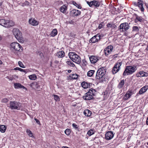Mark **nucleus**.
I'll use <instances>...</instances> for the list:
<instances>
[{
  "label": "nucleus",
  "instance_id": "c9c22d12",
  "mask_svg": "<svg viewBox=\"0 0 148 148\" xmlns=\"http://www.w3.org/2000/svg\"><path fill=\"white\" fill-rule=\"evenodd\" d=\"M66 62L68 65L70 66L73 67L75 66V64L73 63L70 60L67 61Z\"/></svg>",
  "mask_w": 148,
  "mask_h": 148
},
{
  "label": "nucleus",
  "instance_id": "ddd939ff",
  "mask_svg": "<svg viewBox=\"0 0 148 148\" xmlns=\"http://www.w3.org/2000/svg\"><path fill=\"white\" fill-rule=\"evenodd\" d=\"M92 94H90V92H88L83 96V99L85 100H90L93 98Z\"/></svg>",
  "mask_w": 148,
  "mask_h": 148
},
{
  "label": "nucleus",
  "instance_id": "4be33fe9",
  "mask_svg": "<svg viewBox=\"0 0 148 148\" xmlns=\"http://www.w3.org/2000/svg\"><path fill=\"white\" fill-rule=\"evenodd\" d=\"M67 6L66 5H64L60 8V11L63 13H65L67 10Z\"/></svg>",
  "mask_w": 148,
  "mask_h": 148
},
{
  "label": "nucleus",
  "instance_id": "1a4fd4ad",
  "mask_svg": "<svg viewBox=\"0 0 148 148\" xmlns=\"http://www.w3.org/2000/svg\"><path fill=\"white\" fill-rule=\"evenodd\" d=\"M101 37V35L97 34L92 37L89 40L90 43H94L100 40Z\"/></svg>",
  "mask_w": 148,
  "mask_h": 148
},
{
  "label": "nucleus",
  "instance_id": "5fc2aeb1",
  "mask_svg": "<svg viewBox=\"0 0 148 148\" xmlns=\"http://www.w3.org/2000/svg\"><path fill=\"white\" fill-rule=\"evenodd\" d=\"M135 92L136 91L135 90H134L133 92H131L130 91V96L132 94L135 93Z\"/></svg>",
  "mask_w": 148,
  "mask_h": 148
},
{
  "label": "nucleus",
  "instance_id": "dca6fc26",
  "mask_svg": "<svg viewBox=\"0 0 148 148\" xmlns=\"http://www.w3.org/2000/svg\"><path fill=\"white\" fill-rule=\"evenodd\" d=\"M137 77H147L148 76V73L144 71H140L136 74Z\"/></svg>",
  "mask_w": 148,
  "mask_h": 148
},
{
  "label": "nucleus",
  "instance_id": "a18cd8bd",
  "mask_svg": "<svg viewBox=\"0 0 148 148\" xmlns=\"http://www.w3.org/2000/svg\"><path fill=\"white\" fill-rule=\"evenodd\" d=\"M138 30L139 29L138 27L134 26L133 27V31L137 32L138 31Z\"/></svg>",
  "mask_w": 148,
  "mask_h": 148
},
{
  "label": "nucleus",
  "instance_id": "39448f33",
  "mask_svg": "<svg viewBox=\"0 0 148 148\" xmlns=\"http://www.w3.org/2000/svg\"><path fill=\"white\" fill-rule=\"evenodd\" d=\"M106 72L105 69L104 67L99 68L97 71L96 77L97 79H99L103 78V77L105 75Z\"/></svg>",
  "mask_w": 148,
  "mask_h": 148
},
{
  "label": "nucleus",
  "instance_id": "f03ea898",
  "mask_svg": "<svg viewBox=\"0 0 148 148\" xmlns=\"http://www.w3.org/2000/svg\"><path fill=\"white\" fill-rule=\"evenodd\" d=\"M13 33L15 38L20 42L23 43L24 41V39L22 36L21 33L18 29L14 28L13 29Z\"/></svg>",
  "mask_w": 148,
  "mask_h": 148
},
{
  "label": "nucleus",
  "instance_id": "2f4dec72",
  "mask_svg": "<svg viewBox=\"0 0 148 148\" xmlns=\"http://www.w3.org/2000/svg\"><path fill=\"white\" fill-rule=\"evenodd\" d=\"M26 132L29 136L31 137H33V133L29 130L27 129L26 130Z\"/></svg>",
  "mask_w": 148,
  "mask_h": 148
},
{
  "label": "nucleus",
  "instance_id": "f8f14e48",
  "mask_svg": "<svg viewBox=\"0 0 148 148\" xmlns=\"http://www.w3.org/2000/svg\"><path fill=\"white\" fill-rule=\"evenodd\" d=\"M134 19H135V21L136 23L138 22H143L144 21V19L142 17L138 16L136 14H134L133 15Z\"/></svg>",
  "mask_w": 148,
  "mask_h": 148
},
{
  "label": "nucleus",
  "instance_id": "a19ab883",
  "mask_svg": "<svg viewBox=\"0 0 148 148\" xmlns=\"http://www.w3.org/2000/svg\"><path fill=\"white\" fill-rule=\"evenodd\" d=\"M54 100L56 101H60V98L59 96L57 95H53Z\"/></svg>",
  "mask_w": 148,
  "mask_h": 148
},
{
  "label": "nucleus",
  "instance_id": "6e6d98bb",
  "mask_svg": "<svg viewBox=\"0 0 148 148\" xmlns=\"http://www.w3.org/2000/svg\"><path fill=\"white\" fill-rule=\"evenodd\" d=\"M146 124L147 125H148V117H147V120H146Z\"/></svg>",
  "mask_w": 148,
  "mask_h": 148
},
{
  "label": "nucleus",
  "instance_id": "393cba45",
  "mask_svg": "<svg viewBox=\"0 0 148 148\" xmlns=\"http://www.w3.org/2000/svg\"><path fill=\"white\" fill-rule=\"evenodd\" d=\"M64 51H60L57 53L56 55L59 58H62L64 56Z\"/></svg>",
  "mask_w": 148,
  "mask_h": 148
},
{
  "label": "nucleus",
  "instance_id": "cd10ccee",
  "mask_svg": "<svg viewBox=\"0 0 148 148\" xmlns=\"http://www.w3.org/2000/svg\"><path fill=\"white\" fill-rule=\"evenodd\" d=\"M95 71L90 70L87 73V75L88 77H91L92 76L95 72Z\"/></svg>",
  "mask_w": 148,
  "mask_h": 148
},
{
  "label": "nucleus",
  "instance_id": "13d9d810",
  "mask_svg": "<svg viewBox=\"0 0 148 148\" xmlns=\"http://www.w3.org/2000/svg\"><path fill=\"white\" fill-rule=\"evenodd\" d=\"M34 84V83H32V84H31V86H32Z\"/></svg>",
  "mask_w": 148,
  "mask_h": 148
},
{
  "label": "nucleus",
  "instance_id": "4468645a",
  "mask_svg": "<svg viewBox=\"0 0 148 148\" xmlns=\"http://www.w3.org/2000/svg\"><path fill=\"white\" fill-rule=\"evenodd\" d=\"M90 61L92 64L96 63L99 60V57L96 56H92L89 58Z\"/></svg>",
  "mask_w": 148,
  "mask_h": 148
},
{
  "label": "nucleus",
  "instance_id": "de8ad7c7",
  "mask_svg": "<svg viewBox=\"0 0 148 148\" xmlns=\"http://www.w3.org/2000/svg\"><path fill=\"white\" fill-rule=\"evenodd\" d=\"M93 1H91L90 2L87 1V4L89 5L90 7H91L93 5V4H92Z\"/></svg>",
  "mask_w": 148,
  "mask_h": 148
},
{
  "label": "nucleus",
  "instance_id": "ea45409f",
  "mask_svg": "<svg viewBox=\"0 0 148 148\" xmlns=\"http://www.w3.org/2000/svg\"><path fill=\"white\" fill-rule=\"evenodd\" d=\"M14 70H19L21 72H26L25 70L21 68L18 67L14 68Z\"/></svg>",
  "mask_w": 148,
  "mask_h": 148
},
{
  "label": "nucleus",
  "instance_id": "0eeeda50",
  "mask_svg": "<svg viewBox=\"0 0 148 148\" xmlns=\"http://www.w3.org/2000/svg\"><path fill=\"white\" fill-rule=\"evenodd\" d=\"M122 62L118 61L114 65L112 70V73L113 74H116L120 69V66L122 64Z\"/></svg>",
  "mask_w": 148,
  "mask_h": 148
},
{
  "label": "nucleus",
  "instance_id": "e2e57ef3",
  "mask_svg": "<svg viewBox=\"0 0 148 148\" xmlns=\"http://www.w3.org/2000/svg\"><path fill=\"white\" fill-rule=\"evenodd\" d=\"M147 144L148 145V142L147 143Z\"/></svg>",
  "mask_w": 148,
  "mask_h": 148
},
{
  "label": "nucleus",
  "instance_id": "412c9836",
  "mask_svg": "<svg viewBox=\"0 0 148 148\" xmlns=\"http://www.w3.org/2000/svg\"><path fill=\"white\" fill-rule=\"evenodd\" d=\"M136 66H130V74L134 72L137 70Z\"/></svg>",
  "mask_w": 148,
  "mask_h": 148
},
{
  "label": "nucleus",
  "instance_id": "e433bc0d",
  "mask_svg": "<svg viewBox=\"0 0 148 148\" xmlns=\"http://www.w3.org/2000/svg\"><path fill=\"white\" fill-rule=\"evenodd\" d=\"M88 92H90V94H92V95L94 96L96 92V90L93 89L91 88Z\"/></svg>",
  "mask_w": 148,
  "mask_h": 148
},
{
  "label": "nucleus",
  "instance_id": "79ce46f5",
  "mask_svg": "<svg viewBox=\"0 0 148 148\" xmlns=\"http://www.w3.org/2000/svg\"><path fill=\"white\" fill-rule=\"evenodd\" d=\"M72 125L73 128L75 130H77L79 126L75 123H73Z\"/></svg>",
  "mask_w": 148,
  "mask_h": 148
},
{
  "label": "nucleus",
  "instance_id": "c03bdc74",
  "mask_svg": "<svg viewBox=\"0 0 148 148\" xmlns=\"http://www.w3.org/2000/svg\"><path fill=\"white\" fill-rule=\"evenodd\" d=\"M29 4V2L27 1H25L24 3L21 4V5L23 6H24L26 5H28Z\"/></svg>",
  "mask_w": 148,
  "mask_h": 148
},
{
  "label": "nucleus",
  "instance_id": "58836bf2",
  "mask_svg": "<svg viewBox=\"0 0 148 148\" xmlns=\"http://www.w3.org/2000/svg\"><path fill=\"white\" fill-rule=\"evenodd\" d=\"M64 132L66 135H69L71 133V130L69 129H67Z\"/></svg>",
  "mask_w": 148,
  "mask_h": 148
},
{
  "label": "nucleus",
  "instance_id": "72a5a7b5",
  "mask_svg": "<svg viewBox=\"0 0 148 148\" xmlns=\"http://www.w3.org/2000/svg\"><path fill=\"white\" fill-rule=\"evenodd\" d=\"M92 4H93V5H95L96 7H98L100 5V3L98 1H93Z\"/></svg>",
  "mask_w": 148,
  "mask_h": 148
},
{
  "label": "nucleus",
  "instance_id": "20e7f679",
  "mask_svg": "<svg viewBox=\"0 0 148 148\" xmlns=\"http://www.w3.org/2000/svg\"><path fill=\"white\" fill-rule=\"evenodd\" d=\"M22 104L19 102L15 101H10V106L9 107L11 109H16L20 110L21 106Z\"/></svg>",
  "mask_w": 148,
  "mask_h": 148
},
{
  "label": "nucleus",
  "instance_id": "f257e3e1",
  "mask_svg": "<svg viewBox=\"0 0 148 148\" xmlns=\"http://www.w3.org/2000/svg\"><path fill=\"white\" fill-rule=\"evenodd\" d=\"M69 56L70 59L74 62L79 64L81 62V59L80 57L75 53L74 52H70Z\"/></svg>",
  "mask_w": 148,
  "mask_h": 148
},
{
  "label": "nucleus",
  "instance_id": "052dcab7",
  "mask_svg": "<svg viewBox=\"0 0 148 148\" xmlns=\"http://www.w3.org/2000/svg\"><path fill=\"white\" fill-rule=\"evenodd\" d=\"M126 148H129V146L128 145H126Z\"/></svg>",
  "mask_w": 148,
  "mask_h": 148
},
{
  "label": "nucleus",
  "instance_id": "6e6552de",
  "mask_svg": "<svg viewBox=\"0 0 148 148\" xmlns=\"http://www.w3.org/2000/svg\"><path fill=\"white\" fill-rule=\"evenodd\" d=\"M119 30L121 32H124L128 30L129 28V26L127 23H124L121 24L119 26Z\"/></svg>",
  "mask_w": 148,
  "mask_h": 148
},
{
  "label": "nucleus",
  "instance_id": "8fccbe9b",
  "mask_svg": "<svg viewBox=\"0 0 148 148\" xmlns=\"http://www.w3.org/2000/svg\"><path fill=\"white\" fill-rule=\"evenodd\" d=\"M104 94L103 95L104 96V97L105 98H107V97H108L109 96V95H108V94L106 92H104L103 93Z\"/></svg>",
  "mask_w": 148,
  "mask_h": 148
},
{
  "label": "nucleus",
  "instance_id": "b1692460",
  "mask_svg": "<svg viewBox=\"0 0 148 148\" xmlns=\"http://www.w3.org/2000/svg\"><path fill=\"white\" fill-rule=\"evenodd\" d=\"M84 113L85 116H89L91 115L92 113L89 110L86 109L84 110Z\"/></svg>",
  "mask_w": 148,
  "mask_h": 148
},
{
  "label": "nucleus",
  "instance_id": "bb28decb",
  "mask_svg": "<svg viewBox=\"0 0 148 148\" xmlns=\"http://www.w3.org/2000/svg\"><path fill=\"white\" fill-rule=\"evenodd\" d=\"M89 84L87 83L84 82H83L82 83V86L84 88H87L89 86Z\"/></svg>",
  "mask_w": 148,
  "mask_h": 148
},
{
  "label": "nucleus",
  "instance_id": "c85d7f7f",
  "mask_svg": "<svg viewBox=\"0 0 148 148\" xmlns=\"http://www.w3.org/2000/svg\"><path fill=\"white\" fill-rule=\"evenodd\" d=\"M124 81L123 80H122L119 83V84H118V88L119 89L123 87V85H124Z\"/></svg>",
  "mask_w": 148,
  "mask_h": 148
},
{
  "label": "nucleus",
  "instance_id": "680f3d73",
  "mask_svg": "<svg viewBox=\"0 0 148 148\" xmlns=\"http://www.w3.org/2000/svg\"><path fill=\"white\" fill-rule=\"evenodd\" d=\"M2 63V62L0 60V64H1Z\"/></svg>",
  "mask_w": 148,
  "mask_h": 148
},
{
  "label": "nucleus",
  "instance_id": "a878e982",
  "mask_svg": "<svg viewBox=\"0 0 148 148\" xmlns=\"http://www.w3.org/2000/svg\"><path fill=\"white\" fill-rule=\"evenodd\" d=\"M6 129V127L3 125H0V131L2 133H4Z\"/></svg>",
  "mask_w": 148,
  "mask_h": 148
},
{
  "label": "nucleus",
  "instance_id": "9d476101",
  "mask_svg": "<svg viewBox=\"0 0 148 148\" xmlns=\"http://www.w3.org/2000/svg\"><path fill=\"white\" fill-rule=\"evenodd\" d=\"M113 49V47L112 45H109L104 49L105 54L106 56H108L112 52Z\"/></svg>",
  "mask_w": 148,
  "mask_h": 148
},
{
  "label": "nucleus",
  "instance_id": "9b49d317",
  "mask_svg": "<svg viewBox=\"0 0 148 148\" xmlns=\"http://www.w3.org/2000/svg\"><path fill=\"white\" fill-rule=\"evenodd\" d=\"M114 136L113 132L111 131H109L107 132L105 135V138L108 140L112 139Z\"/></svg>",
  "mask_w": 148,
  "mask_h": 148
},
{
  "label": "nucleus",
  "instance_id": "4c0bfd02",
  "mask_svg": "<svg viewBox=\"0 0 148 148\" xmlns=\"http://www.w3.org/2000/svg\"><path fill=\"white\" fill-rule=\"evenodd\" d=\"M76 35L73 33H71L69 35V37L70 39H72L75 38Z\"/></svg>",
  "mask_w": 148,
  "mask_h": 148
},
{
  "label": "nucleus",
  "instance_id": "3c124183",
  "mask_svg": "<svg viewBox=\"0 0 148 148\" xmlns=\"http://www.w3.org/2000/svg\"><path fill=\"white\" fill-rule=\"evenodd\" d=\"M130 97V93L128 92L125 96L124 98L125 99H128Z\"/></svg>",
  "mask_w": 148,
  "mask_h": 148
},
{
  "label": "nucleus",
  "instance_id": "7ed1b4c3",
  "mask_svg": "<svg viewBox=\"0 0 148 148\" xmlns=\"http://www.w3.org/2000/svg\"><path fill=\"white\" fill-rule=\"evenodd\" d=\"M0 25L5 27L9 28L13 26L14 23L12 21L1 19L0 20Z\"/></svg>",
  "mask_w": 148,
  "mask_h": 148
},
{
  "label": "nucleus",
  "instance_id": "6ab92c4d",
  "mask_svg": "<svg viewBox=\"0 0 148 148\" xmlns=\"http://www.w3.org/2000/svg\"><path fill=\"white\" fill-rule=\"evenodd\" d=\"M14 87L15 88H23L26 89V88L23 86L19 83H15L14 84Z\"/></svg>",
  "mask_w": 148,
  "mask_h": 148
},
{
  "label": "nucleus",
  "instance_id": "2eb2a0df",
  "mask_svg": "<svg viewBox=\"0 0 148 148\" xmlns=\"http://www.w3.org/2000/svg\"><path fill=\"white\" fill-rule=\"evenodd\" d=\"M29 23L30 24L34 26H37L39 24L38 21H36L35 19L32 18L29 19Z\"/></svg>",
  "mask_w": 148,
  "mask_h": 148
},
{
  "label": "nucleus",
  "instance_id": "5701e85b",
  "mask_svg": "<svg viewBox=\"0 0 148 148\" xmlns=\"http://www.w3.org/2000/svg\"><path fill=\"white\" fill-rule=\"evenodd\" d=\"M140 2H142V1H141ZM137 3L138 6L140 9V10L142 12H143L144 10V9L143 8V4L142 2H138Z\"/></svg>",
  "mask_w": 148,
  "mask_h": 148
},
{
  "label": "nucleus",
  "instance_id": "37998d69",
  "mask_svg": "<svg viewBox=\"0 0 148 148\" xmlns=\"http://www.w3.org/2000/svg\"><path fill=\"white\" fill-rule=\"evenodd\" d=\"M73 4L76 6H77L78 8L81 9L82 8V6L80 4H78L76 3L75 2H74Z\"/></svg>",
  "mask_w": 148,
  "mask_h": 148
},
{
  "label": "nucleus",
  "instance_id": "bf43d9fd",
  "mask_svg": "<svg viewBox=\"0 0 148 148\" xmlns=\"http://www.w3.org/2000/svg\"><path fill=\"white\" fill-rule=\"evenodd\" d=\"M2 37L0 35V40H1L2 39Z\"/></svg>",
  "mask_w": 148,
  "mask_h": 148
},
{
  "label": "nucleus",
  "instance_id": "7c9ffc66",
  "mask_svg": "<svg viewBox=\"0 0 148 148\" xmlns=\"http://www.w3.org/2000/svg\"><path fill=\"white\" fill-rule=\"evenodd\" d=\"M29 78L31 80H34L36 79L37 77L35 74H34L30 75L29 76Z\"/></svg>",
  "mask_w": 148,
  "mask_h": 148
},
{
  "label": "nucleus",
  "instance_id": "f3484780",
  "mask_svg": "<svg viewBox=\"0 0 148 148\" xmlns=\"http://www.w3.org/2000/svg\"><path fill=\"white\" fill-rule=\"evenodd\" d=\"M71 14L74 16H77L81 14V12L75 9H73L71 11Z\"/></svg>",
  "mask_w": 148,
  "mask_h": 148
},
{
  "label": "nucleus",
  "instance_id": "864d4df0",
  "mask_svg": "<svg viewBox=\"0 0 148 148\" xmlns=\"http://www.w3.org/2000/svg\"><path fill=\"white\" fill-rule=\"evenodd\" d=\"M34 120L36 121L37 123L38 124H40V122L38 119L36 118H34Z\"/></svg>",
  "mask_w": 148,
  "mask_h": 148
},
{
  "label": "nucleus",
  "instance_id": "0e129e2a",
  "mask_svg": "<svg viewBox=\"0 0 148 148\" xmlns=\"http://www.w3.org/2000/svg\"><path fill=\"white\" fill-rule=\"evenodd\" d=\"M101 27V26H99V27Z\"/></svg>",
  "mask_w": 148,
  "mask_h": 148
},
{
  "label": "nucleus",
  "instance_id": "423d86ee",
  "mask_svg": "<svg viewBox=\"0 0 148 148\" xmlns=\"http://www.w3.org/2000/svg\"><path fill=\"white\" fill-rule=\"evenodd\" d=\"M12 48L14 49L15 51H21L23 50L22 47L18 42H14L11 44Z\"/></svg>",
  "mask_w": 148,
  "mask_h": 148
},
{
  "label": "nucleus",
  "instance_id": "f704fd0d",
  "mask_svg": "<svg viewBox=\"0 0 148 148\" xmlns=\"http://www.w3.org/2000/svg\"><path fill=\"white\" fill-rule=\"evenodd\" d=\"M78 75L76 74H73L70 76V77L73 79H76L78 77Z\"/></svg>",
  "mask_w": 148,
  "mask_h": 148
},
{
  "label": "nucleus",
  "instance_id": "603ef678",
  "mask_svg": "<svg viewBox=\"0 0 148 148\" xmlns=\"http://www.w3.org/2000/svg\"><path fill=\"white\" fill-rule=\"evenodd\" d=\"M107 27H113V25L111 23H108L107 25Z\"/></svg>",
  "mask_w": 148,
  "mask_h": 148
},
{
  "label": "nucleus",
  "instance_id": "69168bd1",
  "mask_svg": "<svg viewBox=\"0 0 148 148\" xmlns=\"http://www.w3.org/2000/svg\"><path fill=\"white\" fill-rule=\"evenodd\" d=\"M101 27V26H99V27Z\"/></svg>",
  "mask_w": 148,
  "mask_h": 148
},
{
  "label": "nucleus",
  "instance_id": "09e8293b",
  "mask_svg": "<svg viewBox=\"0 0 148 148\" xmlns=\"http://www.w3.org/2000/svg\"><path fill=\"white\" fill-rule=\"evenodd\" d=\"M18 64L19 66L21 68H24L25 67L23 63L21 61H19L18 62Z\"/></svg>",
  "mask_w": 148,
  "mask_h": 148
},
{
  "label": "nucleus",
  "instance_id": "a211bd4d",
  "mask_svg": "<svg viewBox=\"0 0 148 148\" xmlns=\"http://www.w3.org/2000/svg\"><path fill=\"white\" fill-rule=\"evenodd\" d=\"M148 89V85H145L140 90L138 94L141 95L144 93Z\"/></svg>",
  "mask_w": 148,
  "mask_h": 148
},
{
  "label": "nucleus",
  "instance_id": "aec40b11",
  "mask_svg": "<svg viewBox=\"0 0 148 148\" xmlns=\"http://www.w3.org/2000/svg\"><path fill=\"white\" fill-rule=\"evenodd\" d=\"M130 74V66H127L124 71L123 76H125L129 75Z\"/></svg>",
  "mask_w": 148,
  "mask_h": 148
},
{
  "label": "nucleus",
  "instance_id": "473e14b6",
  "mask_svg": "<svg viewBox=\"0 0 148 148\" xmlns=\"http://www.w3.org/2000/svg\"><path fill=\"white\" fill-rule=\"evenodd\" d=\"M95 132L94 130L91 129L88 131L87 134L90 136L94 134Z\"/></svg>",
  "mask_w": 148,
  "mask_h": 148
},
{
  "label": "nucleus",
  "instance_id": "49530a36",
  "mask_svg": "<svg viewBox=\"0 0 148 148\" xmlns=\"http://www.w3.org/2000/svg\"><path fill=\"white\" fill-rule=\"evenodd\" d=\"M9 101V99L6 98L3 99L1 100V102L3 103H6Z\"/></svg>",
  "mask_w": 148,
  "mask_h": 148
},
{
  "label": "nucleus",
  "instance_id": "c756f323",
  "mask_svg": "<svg viewBox=\"0 0 148 148\" xmlns=\"http://www.w3.org/2000/svg\"><path fill=\"white\" fill-rule=\"evenodd\" d=\"M57 32L56 29H54L51 33V34L52 36H54L57 34Z\"/></svg>",
  "mask_w": 148,
  "mask_h": 148
},
{
  "label": "nucleus",
  "instance_id": "4d7b16f0",
  "mask_svg": "<svg viewBox=\"0 0 148 148\" xmlns=\"http://www.w3.org/2000/svg\"><path fill=\"white\" fill-rule=\"evenodd\" d=\"M68 73H70L71 72V70H68Z\"/></svg>",
  "mask_w": 148,
  "mask_h": 148
}]
</instances>
